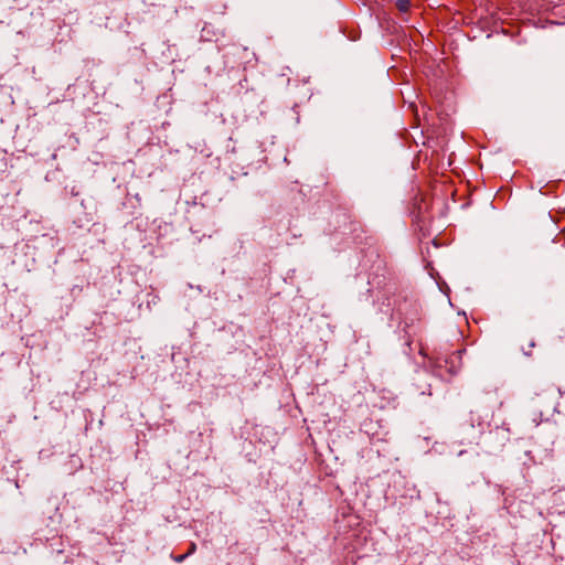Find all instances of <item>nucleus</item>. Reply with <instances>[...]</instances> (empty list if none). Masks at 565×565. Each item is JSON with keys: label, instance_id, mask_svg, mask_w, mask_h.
I'll return each mask as SVG.
<instances>
[{"label": "nucleus", "instance_id": "nucleus-2", "mask_svg": "<svg viewBox=\"0 0 565 565\" xmlns=\"http://www.w3.org/2000/svg\"><path fill=\"white\" fill-rule=\"evenodd\" d=\"M185 556H186V555L179 556V557L177 558V561H178V562H182V561L185 558Z\"/></svg>", "mask_w": 565, "mask_h": 565}, {"label": "nucleus", "instance_id": "nucleus-1", "mask_svg": "<svg viewBox=\"0 0 565 565\" xmlns=\"http://www.w3.org/2000/svg\"><path fill=\"white\" fill-rule=\"evenodd\" d=\"M396 7L401 12H407L411 7V2L409 0H396Z\"/></svg>", "mask_w": 565, "mask_h": 565}, {"label": "nucleus", "instance_id": "nucleus-3", "mask_svg": "<svg viewBox=\"0 0 565 565\" xmlns=\"http://www.w3.org/2000/svg\"><path fill=\"white\" fill-rule=\"evenodd\" d=\"M194 550H195V544H192L191 547H190L189 553H192Z\"/></svg>", "mask_w": 565, "mask_h": 565}]
</instances>
